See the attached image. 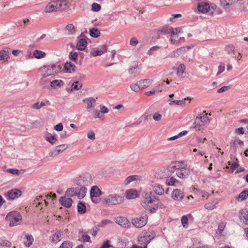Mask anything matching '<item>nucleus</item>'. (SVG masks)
Returning a JSON list of instances; mask_svg holds the SVG:
<instances>
[{"label": "nucleus", "instance_id": "27", "mask_svg": "<svg viewBox=\"0 0 248 248\" xmlns=\"http://www.w3.org/2000/svg\"><path fill=\"white\" fill-rule=\"evenodd\" d=\"M153 190L157 194L161 195L163 194L164 190L162 186L159 184H155L153 186Z\"/></svg>", "mask_w": 248, "mask_h": 248}, {"label": "nucleus", "instance_id": "35", "mask_svg": "<svg viewBox=\"0 0 248 248\" xmlns=\"http://www.w3.org/2000/svg\"><path fill=\"white\" fill-rule=\"evenodd\" d=\"M49 79L46 77L42 76L41 78L39 80L40 85L42 86L43 88H45L46 85L50 82Z\"/></svg>", "mask_w": 248, "mask_h": 248}, {"label": "nucleus", "instance_id": "4", "mask_svg": "<svg viewBox=\"0 0 248 248\" xmlns=\"http://www.w3.org/2000/svg\"><path fill=\"white\" fill-rule=\"evenodd\" d=\"M124 199L121 195L112 194L106 196L103 200L105 204L108 205H116L122 203Z\"/></svg>", "mask_w": 248, "mask_h": 248}, {"label": "nucleus", "instance_id": "41", "mask_svg": "<svg viewBox=\"0 0 248 248\" xmlns=\"http://www.w3.org/2000/svg\"><path fill=\"white\" fill-rule=\"evenodd\" d=\"M45 140L52 145H54L57 140V137L55 135L46 137Z\"/></svg>", "mask_w": 248, "mask_h": 248}, {"label": "nucleus", "instance_id": "25", "mask_svg": "<svg viewBox=\"0 0 248 248\" xmlns=\"http://www.w3.org/2000/svg\"><path fill=\"white\" fill-rule=\"evenodd\" d=\"M50 87L56 89L57 87H61L63 85V82L62 80L54 79L50 82Z\"/></svg>", "mask_w": 248, "mask_h": 248}, {"label": "nucleus", "instance_id": "19", "mask_svg": "<svg viewBox=\"0 0 248 248\" xmlns=\"http://www.w3.org/2000/svg\"><path fill=\"white\" fill-rule=\"evenodd\" d=\"M155 176L157 178L162 179L169 176L168 173V170L165 168H164L158 170L155 173Z\"/></svg>", "mask_w": 248, "mask_h": 248}, {"label": "nucleus", "instance_id": "52", "mask_svg": "<svg viewBox=\"0 0 248 248\" xmlns=\"http://www.w3.org/2000/svg\"><path fill=\"white\" fill-rule=\"evenodd\" d=\"M181 222L183 226L186 228L188 227V218L186 216H183L181 218Z\"/></svg>", "mask_w": 248, "mask_h": 248}, {"label": "nucleus", "instance_id": "43", "mask_svg": "<svg viewBox=\"0 0 248 248\" xmlns=\"http://www.w3.org/2000/svg\"><path fill=\"white\" fill-rule=\"evenodd\" d=\"M186 69V66L184 64H180L177 69V75L178 76H181L184 73L185 70Z\"/></svg>", "mask_w": 248, "mask_h": 248}, {"label": "nucleus", "instance_id": "51", "mask_svg": "<svg viewBox=\"0 0 248 248\" xmlns=\"http://www.w3.org/2000/svg\"><path fill=\"white\" fill-rule=\"evenodd\" d=\"M130 87L131 90L135 92H138L140 90L137 82L132 83Z\"/></svg>", "mask_w": 248, "mask_h": 248}, {"label": "nucleus", "instance_id": "42", "mask_svg": "<svg viewBox=\"0 0 248 248\" xmlns=\"http://www.w3.org/2000/svg\"><path fill=\"white\" fill-rule=\"evenodd\" d=\"M141 81L144 89L148 87L153 83V80L149 78L142 79Z\"/></svg>", "mask_w": 248, "mask_h": 248}, {"label": "nucleus", "instance_id": "10", "mask_svg": "<svg viewBox=\"0 0 248 248\" xmlns=\"http://www.w3.org/2000/svg\"><path fill=\"white\" fill-rule=\"evenodd\" d=\"M102 194L101 191L98 186H93L90 191V196L92 202L94 203H98L99 197Z\"/></svg>", "mask_w": 248, "mask_h": 248}, {"label": "nucleus", "instance_id": "59", "mask_svg": "<svg viewBox=\"0 0 248 248\" xmlns=\"http://www.w3.org/2000/svg\"><path fill=\"white\" fill-rule=\"evenodd\" d=\"M80 233L82 234V238L84 242H89L90 241V237L85 232L82 231Z\"/></svg>", "mask_w": 248, "mask_h": 248}, {"label": "nucleus", "instance_id": "63", "mask_svg": "<svg viewBox=\"0 0 248 248\" xmlns=\"http://www.w3.org/2000/svg\"><path fill=\"white\" fill-rule=\"evenodd\" d=\"M6 171L12 174H16L17 175L20 173L19 170L16 169H9Z\"/></svg>", "mask_w": 248, "mask_h": 248}, {"label": "nucleus", "instance_id": "15", "mask_svg": "<svg viewBox=\"0 0 248 248\" xmlns=\"http://www.w3.org/2000/svg\"><path fill=\"white\" fill-rule=\"evenodd\" d=\"M115 221L116 223L124 228H127L130 225L129 220L126 217H116L115 218Z\"/></svg>", "mask_w": 248, "mask_h": 248}, {"label": "nucleus", "instance_id": "39", "mask_svg": "<svg viewBox=\"0 0 248 248\" xmlns=\"http://www.w3.org/2000/svg\"><path fill=\"white\" fill-rule=\"evenodd\" d=\"M243 142L239 139H236L231 142V146L236 149L239 146L241 147L243 145Z\"/></svg>", "mask_w": 248, "mask_h": 248}, {"label": "nucleus", "instance_id": "30", "mask_svg": "<svg viewBox=\"0 0 248 248\" xmlns=\"http://www.w3.org/2000/svg\"><path fill=\"white\" fill-rule=\"evenodd\" d=\"M77 187L69 188L67 189L65 195L68 197L77 196Z\"/></svg>", "mask_w": 248, "mask_h": 248}, {"label": "nucleus", "instance_id": "47", "mask_svg": "<svg viewBox=\"0 0 248 248\" xmlns=\"http://www.w3.org/2000/svg\"><path fill=\"white\" fill-rule=\"evenodd\" d=\"M178 182V181L173 177H171L166 180V184L169 186H173L176 183H177Z\"/></svg>", "mask_w": 248, "mask_h": 248}, {"label": "nucleus", "instance_id": "49", "mask_svg": "<svg viewBox=\"0 0 248 248\" xmlns=\"http://www.w3.org/2000/svg\"><path fill=\"white\" fill-rule=\"evenodd\" d=\"M148 243L155 237V234L153 232H145L143 233Z\"/></svg>", "mask_w": 248, "mask_h": 248}, {"label": "nucleus", "instance_id": "5", "mask_svg": "<svg viewBox=\"0 0 248 248\" xmlns=\"http://www.w3.org/2000/svg\"><path fill=\"white\" fill-rule=\"evenodd\" d=\"M93 183V178L89 173H85L80 175L76 180V184L80 186H90Z\"/></svg>", "mask_w": 248, "mask_h": 248}, {"label": "nucleus", "instance_id": "32", "mask_svg": "<svg viewBox=\"0 0 248 248\" xmlns=\"http://www.w3.org/2000/svg\"><path fill=\"white\" fill-rule=\"evenodd\" d=\"M153 206H152V205H151L152 204H149V206L148 208H146V209H148L149 210L150 212L151 213H155L159 205L161 204V203L159 201V202H153Z\"/></svg>", "mask_w": 248, "mask_h": 248}, {"label": "nucleus", "instance_id": "21", "mask_svg": "<svg viewBox=\"0 0 248 248\" xmlns=\"http://www.w3.org/2000/svg\"><path fill=\"white\" fill-rule=\"evenodd\" d=\"M240 218L248 225V211L246 209H242L240 212Z\"/></svg>", "mask_w": 248, "mask_h": 248}, {"label": "nucleus", "instance_id": "12", "mask_svg": "<svg viewBox=\"0 0 248 248\" xmlns=\"http://www.w3.org/2000/svg\"><path fill=\"white\" fill-rule=\"evenodd\" d=\"M182 168L179 169L176 171L177 176L181 178L184 179L187 177L189 174V170L186 168V165L184 163L181 166Z\"/></svg>", "mask_w": 248, "mask_h": 248}, {"label": "nucleus", "instance_id": "2", "mask_svg": "<svg viewBox=\"0 0 248 248\" xmlns=\"http://www.w3.org/2000/svg\"><path fill=\"white\" fill-rule=\"evenodd\" d=\"M203 113L200 114L196 118L193 124L194 128L197 130L202 129L206 124L209 122V117L207 113Z\"/></svg>", "mask_w": 248, "mask_h": 248}, {"label": "nucleus", "instance_id": "8", "mask_svg": "<svg viewBox=\"0 0 248 248\" xmlns=\"http://www.w3.org/2000/svg\"><path fill=\"white\" fill-rule=\"evenodd\" d=\"M148 217L145 212L143 213L139 218H134L132 220V224L138 228H140L145 226L147 222Z\"/></svg>", "mask_w": 248, "mask_h": 248}, {"label": "nucleus", "instance_id": "54", "mask_svg": "<svg viewBox=\"0 0 248 248\" xmlns=\"http://www.w3.org/2000/svg\"><path fill=\"white\" fill-rule=\"evenodd\" d=\"M101 9V6L96 3H93L92 4V10L94 12H98Z\"/></svg>", "mask_w": 248, "mask_h": 248}, {"label": "nucleus", "instance_id": "44", "mask_svg": "<svg viewBox=\"0 0 248 248\" xmlns=\"http://www.w3.org/2000/svg\"><path fill=\"white\" fill-rule=\"evenodd\" d=\"M82 87V84L79 83L78 81L74 82L71 85V90L78 91Z\"/></svg>", "mask_w": 248, "mask_h": 248}, {"label": "nucleus", "instance_id": "53", "mask_svg": "<svg viewBox=\"0 0 248 248\" xmlns=\"http://www.w3.org/2000/svg\"><path fill=\"white\" fill-rule=\"evenodd\" d=\"M69 58L70 60L75 62L77 60L78 53L76 52H71L69 55Z\"/></svg>", "mask_w": 248, "mask_h": 248}, {"label": "nucleus", "instance_id": "34", "mask_svg": "<svg viewBox=\"0 0 248 248\" xmlns=\"http://www.w3.org/2000/svg\"><path fill=\"white\" fill-rule=\"evenodd\" d=\"M184 163L183 161H176L174 162H172L170 165L171 166V168L174 169L175 171H177L179 169L182 168L181 166H183V164Z\"/></svg>", "mask_w": 248, "mask_h": 248}, {"label": "nucleus", "instance_id": "17", "mask_svg": "<svg viewBox=\"0 0 248 248\" xmlns=\"http://www.w3.org/2000/svg\"><path fill=\"white\" fill-rule=\"evenodd\" d=\"M158 32L163 35L171 33V37L174 36L175 31L172 27L169 26H165L161 29L158 30Z\"/></svg>", "mask_w": 248, "mask_h": 248}, {"label": "nucleus", "instance_id": "64", "mask_svg": "<svg viewBox=\"0 0 248 248\" xmlns=\"http://www.w3.org/2000/svg\"><path fill=\"white\" fill-rule=\"evenodd\" d=\"M112 223V222L111 221L108 220V219L103 220L100 223L99 226V227H103L105 226H106V225H107L108 224H109L110 223Z\"/></svg>", "mask_w": 248, "mask_h": 248}, {"label": "nucleus", "instance_id": "60", "mask_svg": "<svg viewBox=\"0 0 248 248\" xmlns=\"http://www.w3.org/2000/svg\"><path fill=\"white\" fill-rule=\"evenodd\" d=\"M110 241L108 240L105 241L100 248H113V247L110 244Z\"/></svg>", "mask_w": 248, "mask_h": 248}, {"label": "nucleus", "instance_id": "33", "mask_svg": "<svg viewBox=\"0 0 248 248\" xmlns=\"http://www.w3.org/2000/svg\"><path fill=\"white\" fill-rule=\"evenodd\" d=\"M33 56L38 59L44 58L45 57L46 54L45 52L41 50H35L33 53Z\"/></svg>", "mask_w": 248, "mask_h": 248}, {"label": "nucleus", "instance_id": "7", "mask_svg": "<svg viewBox=\"0 0 248 248\" xmlns=\"http://www.w3.org/2000/svg\"><path fill=\"white\" fill-rule=\"evenodd\" d=\"M62 1L61 0L51 1L45 8L46 13H51L59 10L62 5Z\"/></svg>", "mask_w": 248, "mask_h": 248}, {"label": "nucleus", "instance_id": "40", "mask_svg": "<svg viewBox=\"0 0 248 248\" xmlns=\"http://www.w3.org/2000/svg\"><path fill=\"white\" fill-rule=\"evenodd\" d=\"M248 197V191L247 190H243L239 195L238 200L242 201L247 199Z\"/></svg>", "mask_w": 248, "mask_h": 248}, {"label": "nucleus", "instance_id": "31", "mask_svg": "<svg viewBox=\"0 0 248 248\" xmlns=\"http://www.w3.org/2000/svg\"><path fill=\"white\" fill-rule=\"evenodd\" d=\"M62 232L61 231H58L55 232L52 238V241L53 242H58L61 240V236L62 235Z\"/></svg>", "mask_w": 248, "mask_h": 248}, {"label": "nucleus", "instance_id": "46", "mask_svg": "<svg viewBox=\"0 0 248 248\" xmlns=\"http://www.w3.org/2000/svg\"><path fill=\"white\" fill-rule=\"evenodd\" d=\"M45 105L46 103L44 102H37L32 105V108L36 109H39Z\"/></svg>", "mask_w": 248, "mask_h": 248}, {"label": "nucleus", "instance_id": "58", "mask_svg": "<svg viewBox=\"0 0 248 248\" xmlns=\"http://www.w3.org/2000/svg\"><path fill=\"white\" fill-rule=\"evenodd\" d=\"M0 246H5V247L10 248L12 246V243L11 242H10L8 240H2L0 242Z\"/></svg>", "mask_w": 248, "mask_h": 248}, {"label": "nucleus", "instance_id": "29", "mask_svg": "<svg viewBox=\"0 0 248 248\" xmlns=\"http://www.w3.org/2000/svg\"><path fill=\"white\" fill-rule=\"evenodd\" d=\"M66 72L71 73L75 70L76 65L72 62H67L64 65Z\"/></svg>", "mask_w": 248, "mask_h": 248}, {"label": "nucleus", "instance_id": "61", "mask_svg": "<svg viewBox=\"0 0 248 248\" xmlns=\"http://www.w3.org/2000/svg\"><path fill=\"white\" fill-rule=\"evenodd\" d=\"M231 89V86H225L219 89H218L217 91L218 93H222L228 91Z\"/></svg>", "mask_w": 248, "mask_h": 248}, {"label": "nucleus", "instance_id": "26", "mask_svg": "<svg viewBox=\"0 0 248 248\" xmlns=\"http://www.w3.org/2000/svg\"><path fill=\"white\" fill-rule=\"evenodd\" d=\"M126 197L128 199H135L137 197V192L135 189H129L126 191Z\"/></svg>", "mask_w": 248, "mask_h": 248}, {"label": "nucleus", "instance_id": "24", "mask_svg": "<svg viewBox=\"0 0 248 248\" xmlns=\"http://www.w3.org/2000/svg\"><path fill=\"white\" fill-rule=\"evenodd\" d=\"M80 187V188L77 187V197L80 199L83 198L85 196L86 193L87 191V189L86 187Z\"/></svg>", "mask_w": 248, "mask_h": 248}, {"label": "nucleus", "instance_id": "23", "mask_svg": "<svg viewBox=\"0 0 248 248\" xmlns=\"http://www.w3.org/2000/svg\"><path fill=\"white\" fill-rule=\"evenodd\" d=\"M87 44V42L85 39H79L77 44V48L78 50H83L85 49Z\"/></svg>", "mask_w": 248, "mask_h": 248}, {"label": "nucleus", "instance_id": "1", "mask_svg": "<svg viewBox=\"0 0 248 248\" xmlns=\"http://www.w3.org/2000/svg\"><path fill=\"white\" fill-rule=\"evenodd\" d=\"M61 69V65L56 63H52L44 65L39 68L41 76L48 77L55 76Z\"/></svg>", "mask_w": 248, "mask_h": 248}, {"label": "nucleus", "instance_id": "57", "mask_svg": "<svg viewBox=\"0 0 248 248\" xmlns=\"http://www.w3.org/2000/svg\"><path fill=\"white\" fill-rule=\"evenodd\" d=\"M136 175H131L128 176L125 180L124 184L128 185L133 181L136 180Z\"/></svg>", "mask_w": 248, "mask_h": 248}, {"label": "nucleus", "instance_id": "62", "mask_svg": "<svg viewBox=\"0 0 248 248\" xmlns=\"http://www.w3.org/2000/svg\"><path fill=\"white\" fill-rule=\"evenodd\" d=\"M217 203V202H213L211 203H207L205 205V207L207 209L213 210L216 207V204Z\"/></svg>", "mask_w": 248, "mask_h": 248}, {"label": "nucleus", "instance_id": "56", "mask_svg": "<svg viewBox=\"0 0 248 248\" xmlns=\"http://www.w3.org/2000/svg\"><path fill=\"white\" fill-rule=\"evenodd\" d=\"M169 101H170L169 103L170 105H173L174 104L177 105H182L184 104V102L183 100H172L170 99Z\"/></svg>", "mask_w": 248, "mask_h": 248}, {"label": "nucleus", "instance_id": "14", "mask_svg": "<svg viewBox=\"0 0 248 248\" xmlns=\"http://www.w3.org/2000/svg\"><path fill=\"white\" fill-rule=\"evenodd\" d=\"M138 241L139 244L142 245V246H138L136 245H133L131 248H147V245L149 243L143 233L140 234L139 235Z\"/></svg>", "mask_w": 248, "mask_h": 248}, {"label": "nucleus", "instance_id": "55", "mask_svg": "<svg viewBox=\"0 0 248 248\" xmlns=\"http://www.w3.org/2000/svg\"><path fill=\"white\" fill-rule=\"evenodd\" d=\"M25 236H26V239L29 241V243L28 244L25 243V245L27 247H29L32 244V242L33 241V238L31 235L28 234V235H26Z\"/></svg>", "mask_w": 248, "mask_h": 248}, {"label": "nucleus", "instance_id": "50", "mask_svg": "<svg viewBox=\"0 0 248 248\" xmlns=\"http://www.w3.org/2000/svg\"><path fill=\"white\" fill-rule=\"evenodd\" d=\"M140 68L138 64L135 65L134 67H131L129 70V73L130 74L139 73L140 72Z\"/></svg>", "mask_w": 248, "mask_h": 248}, {"label": "nucleus", "instance_id": "48", "mask_svg": "<svg viewBox=\"0 0 248 248\" xmlns=\"http://www.w3.org/2000/svg\"><path fill=\"white\" fill-rule=\"evenodd\" d=\"M160 48V47L158 46H155L150 48L147 51V54L149 56L154 55V52L158 50Z\"/></svg>", "mask_w": 248, "mask_h": 248}, {"label": "nucleus", "instance_id": "22", "mask_svg": "<svg viewBox=\"0 0 248 248\" xmlns=\"http://www.w3.org/2000/svg\"><path fill=\"white\" fill-rule=\"evenodd\" d=\"M171 196L173 199L178 201L182 199L183 198L184 195L181 192L180 190L176 189L172 191Z\"/></svg>", "mask_w": 248, "mask_h": 248}, {"label": "nucleus", "instance_id": "13", "mask_svg": "<svg viewBox=\"0 0 248 248\" xmlns=\"http://www.w3.org/2000/svg\"><path fill=\"white\" fill-rule=\"evenodd\" d=\"M67 147L68 146L66 144H61L57 146L49 153V155L52 157L55 156L62 153L63 151L66 150Z\"/></svg>", "mask_w": 248, "mask_h": 248}, {"label": "nucleus", "instance_id": "18", "mask_svg": "<svg viewBox=\"0 0 248 248\" xmlns=\"http://www.w3.org/2000/svg\"><path fill=\"white\" fill-rule=\"evenodd\" d=\"M61 204L66 208H70L72 204L73 201L71 198L62 197L59 200Z\"/></svg>", "mask_w": 248, "mask_h": 248}, {"label": "nucleus", "instance_id": "28", "mask_svg": "<svg viewBox=\"0 0 248 248\" xmlns=\"http://www.w3.org/2000/svg\"><path fill=\"white\" fill-rule=\"evenodd\" d=\"M107 46H103L102 50H97L91 52V55L93 57H96L98 56H101L105 52H107Z\"/></svg>", "mask_w": 248, "mask_h": 248}, {"label": "nucleus", "instance_id": "37", "mask_svg": "<svg viewBox=\"0 0 248 248\" xmlns=\"http://www.w3.org/2000/svg\"><path fill=\"white\" fill-rule=\"evenodd\" d=\"M78 211L79 213L83 214L86 212V207L84 203L81 202H78Z\"/></svg>", "mask_w": 248, "mask_h": 248}, {"label": "nucleus", "instance_id": "38", "mask_svg": "<svg viewBox=\"0 0 248 248\" xmlns=\"http://www.w3.org/2000/svg\"><path fill=\"white\" fill-rule=\"evenodd\" d=\"M65 30L66 31L67 34L69 35L73 34L75 32V27L72 24L67 25L65 28Z\"/></svg>", "mask_w": 248, "mask_h": 248}, {"label": "nucleus", "instance_id": "6", "mask_svg": "<svg viewBox=\"0 0 248 248\" xmlns=\"http://www.w3.org/2000/svg\"><path fill=\"white\" fill-rule=\"evenodd\" d=\"M21 218L20 214L16 211L10 212L6 217V219L9 222V225L11 227L19 224Z\"/></svg>", "mask_w": 248, "mask_h": 248}, {"label": "nucleus", "instance_id": "16", "mask_svg": "<svg viewBox=\"0 0 248 248\" xmlns=\"http://www.w3.org/2000/svg\"><path fill=\"white\" fill-rule=\"evenodd\" d=\"M198 11L202 13H206L210 12L211 14H213V11H211L210 5L205 2L200 3L198 6Z\"/></svg>", "mask_w": 248, "mask_h": 248}, {"label": "nucleus", "instance_id": "36", "mask_svg": "<svg viewBox=\"0 0 248 248\" xmlns=\"http://www.w3.org/2000/svg\"><path fill=\"white\" fill-rule=\"evenodd\" d=\"M100 32L97 28H92L90 30V35L93 38L98 37L100 35Z\"/></svg>", "mask_w": 248, "mask_h": 248}, {"label": "nucleus", "instance_id": "3", "mask_svg": "<svg viewBox=\"0 0 248 248\" xmlns=\"http://www.w3.org/2000/svg\"><path fill=\"white\" fill-rule=\"evenodd\" d=\"M142 197L144 200L141 202L142 206L144 208H148L149 204H152L153 202H159V200L154 195H152V192L148 189H146L142 193Z\"/></svg>", "mask_w": 248, "mask_h": 248}, {"label": "nucleus", "instance_id": "45", "mask_svg": "<svg viewBox=\"0 0 248 248\" xmlns=\"http://www.w3.org/2000/svg\"><path fill=\"white\" fill-rule=\"evenodd\" d=\"M73 244L69 241H66L63 242L59 248H72Z\"/></svg>", "mask_w": 248, "mask_h": 248}, {"label": "nucleus", "instance_id": "9", "mask_svg": "<svg viewBox=\"0 0 248 248\" xmlns=\"http://www.w3.org/2000/svg\"><path fill=\"white\" fill-rule=\"evenodd\" d=\"M22 192L17 189H12L4 194V196L8 201L14 200L20 197Z\"/></svg>", "mask_w": 248, "mask_h": 248}, {"label": "nucleus", "instance_id": "20", "mask_svg": "<svg viewBox=\"0 0 248 248\" xmlns=\"http://www.w3.org/2000/svg\"><path fill=\"white\" fill-rule=\"evenodd\" d=\"M191 48L190 46H186L178 48L173 52V56L176 57L181 54H184Z\"/></svg>", "mask_w": 248, "mask_h": 248}, {"label": "nucleus", "instance_id": "11", "mask_svg": "<svg viewBox=\"0 0 248 248\" xmlns=\"http://www.w3.org/2000/svg\"><path fill=\"white\" fill-rule=\"evenodd\" d=\"M83 102L87 105L86 110L88 112H90L93 109L95 108L96 104L95 99L92 97L84 99Z\"/></svg>", "mask_w": 248, "mask_h": 248}]
</instances>
